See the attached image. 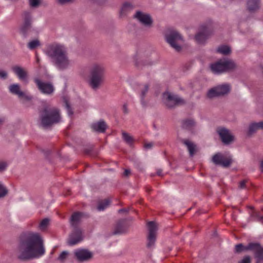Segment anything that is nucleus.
<instances>
[{"mask_svg":"<svg viewBox=\"0 0 263 263\" xmlns=\"http://www.w3.org/2000/svg\"><path fill=\"white\" fill-rule=\"evenodd\" d=\"M18 258L21 260L38 258L44 255L45 249L40 234L29 232L20 240L17 248Z\"/></svg>","mask_w":263,"mask_h":263,"instance_id":"nucleus-1","label":"nucleus"},{"mask_svg":"<svg viewBox=\"0 0 263 263\" xmlns=\"http://www.w3.org/2000/svg\"><path fill=\"white\" fill-rule=\"evenodd\" d=\"M43 52L60 70H66L72 65L68 57L67 49L62 44L56 43L49 44L43 50Z\"/></svg>","mask_w":263,"mask_h":263,"instance_id":"nucleus-2","label":"nucleus"},{"mask_svg":"<svg viewBox=\"0 0 263 263\" xmlns=\"http://www.w3.org/2000/svg\"><path fill=\"white\" fill-rule=\"evenodd\" d=\"M105 67L102 64L95 63L92 65L89 72L88 84L94 90L99 89L104 83Z\"/></svg>","mask_w":263,"mask_h":263,"instance_id":"nucleus-3","label":"nucleus"},{"mask_svg":"<svg viewBox=\"0 0 263 263\" xmlns=\"http://www.w3.org/2000/svg\"><path fill=\"white\" fill-rule=\"evenodd\" d=\"M41 124L47 127L61 121V118L59 110L57 108L46 105L41 112Z\"/></svg>","mask_w":263,"mask_h":263,"instance_id":"nucleus-4","label":"nucleus"},{"mask_svg":"<svg viewBox=\"0 0 263 263\" xmlns=\"http://www.w3.org/2000/svg\"><path fill=\"white\" fill-rule=\"evenodd\" d=\"M210 69L215 74H221L236 67L235 63L227 59H220L210 65Z\"/></svg>","mask_w":263,"mask_h":263,"instance_id":"nucleus-5","label":"nucleus"},{"mask_svg":"<svg viewBox=\"0 0 263 263\" xmlns=\"http://www.w3.org/2000/svg\"><path fill=\"white\" fill-rule=\"evenodd\" d=\"M165 38L166 42L176 51L181 50L184 41L178 31L175 30L167 31L165 33Z\"/></svg>","mask_w":263,"mask_h":263,"instance_id":"nucleus-6","label":"nucleus"},{"mask_svg":"<svg viewBox=\"0 0 263 263\" xmlns=\"http://www.w3.org/2000/svg\"><path fill=\"white\" fill-rule=\"evenodd\" d=\"M162 100L168 108H173L177 105L181 104L184 102V100L179 96L169 92L163 93Z\"/></svg>","mask_w":263,"mask_h":263,"instance_id":"nucleus-7","label":"nucleus"},{"mask_svg":"<svg viewBox=\"0 0 263 263\" xmlns=\"http://www.w3.org/2000/svg\"><path fill=\"white\" fill-rule=\"evenodd\" d=\"M231 90V86L228 84L218 85L209 90L207 96L210 98L219 97L228 94Z\"/></svg>","mask_w":263,"mask_h":263,"instance_id":"nucleus-8","label":"nucleus"},{"mask_svg":"<svg viewBox=\"0 0 263 263\" xmlns=\"http://www.w3.org/2000/svg\"><path fill=\"white\" fill-rule=\"evenodd\" d=\"M148 229V235L147 236V247L148 249L154 248L156 240L157 231L158 230L157 225L154 221H149L147 223Z\"/></svg>","mask_w":263,"mask_h":263,"instance_id":"nucleus-9","label":"nucleus"},{"mask_svg":"<svg viewBox=\"0 0 263 263\" xmlns=\"http://www.w3.org/2000/svg\"><path fill=\"white\" fill-rule=\"evenodd\" d=\"M76 259L79 262H86L93 257V253L87 249L78 248L73 251Z\"/></svg>","mask_w":263,"mask_h":263,"instance_id":"nucleus-10","label":"nucleus"},{"mask_svg":"<svg viewBox=\"0 0 263 263\" xmlns=\"http://www.w3.org/2000/svg\"><path fill=\"white\" fill-rule=\"evenodd\" d=\"M216 131L221 141L224 144H229L234 141V135L228 129L223 127H219L217 128Z\"/></svg>","mask_w":263,"mask_h":263,"instance_id":"nucleus-11","label":"nucleus"},{"mask_svg":"<svg viewBox=\"0 0 263 263\" xmlns=\"http://www.w3.org/2000/svg\"><path fill=\"white\" fill-rule=\"evenodd\" d=\"M212 161L216 165L227 167L229 166L232 163V158L231 156L218 153L213 156Z\"/></svg>","mask_w":263,"mask_h":263,"instance_id":"nucleus-12","label":"nucleus"},{"mask_svg":"<svg viewBox=\"0 0 263 263\" xmlns=\"http://www.w3.org/2000/svg\"><path fill=\"white\" fill-rule=\"evenodd\" d=\"M34 81L41 92L46 95L52 93L54 90L53 85L50 82H44L39 78H35Z\"/></svg>","mask_w":263,"mask_h":263,"instance_id":"nucleus-13","label":"nucleus"},{"mask_svg":"<svg viewBox=\"0 0 263 263\" xmlns=\"http://www.w3.org/2000/svg\"><path fill=\"white\" fill-rule=\"evenodd\" d=\"M9 91L13 94L17 96L19 98H24L28 100L31 99L32 97L27 95L25 92L21 90V87L18 84H12L9 86Z\"/></svg>","mask_w":263,"mask_h":263,"instance_id":"nucleus-14","label":"nucleus"},{"mask_svg":"<svg viewBox=\"0 0 263 263\" xmlns=\"http://www.w3.org/2000/svg\"><path fill=\"white\" fill-rule=\"evenodd\" d=\"M135 17L145 26L149 27L152 24V20L148 14L138 11L135 14Z\"/></svg>","mask_w":263,"mask_h":263,"instance_id":"nucleus-15","label":"nucleus"},{"mask_svg":"<svg viewBox=\"0 0 263 263\" xmlns=\"http://www.w3.org/2000/svg\"><path fill=\"white\" fill-rule=\"evenodd\" d=\"M83 239L82 232L80 229H76L69 236L68 244L73 246L80 242Z\"/></svg>","mask_w":263,"mask_h":263,"instance_id":"nucleus-16","label":"nucleus"},{"mask_svg":"<svg viewBox=\"0 0 263 263\" xmlns=\"http://www.w3.org/2000/svg\"><path fill=\"white\" fill-rule=\"evenodd\" d=\"M212 31L208 28H204L198 32L195 36L196 42L199 44L205 42L208 37L212 34Z\"/></svg>","mask_w":263,"mask_h":263,"instance_id":"nucleus-17","label":"nucleus"},{"mask_svg":"<svg viewBox=\"0 0 263 263\" xmlns=\"http://www.w3.org/2000/svg\"><path fill=\"white\" fill-rule=\"evenodd\" d=\"M149 89V86L148 84H145L140 85L139 90V97L140 102L142 106H145L147 104V101L145 99Z\"/></svg>","mask_w":263,"mask_h":263,"instance_id":"nucleus-18","label":"nucleus"},{"mask_svg":"<svg viewBox=\"0 0 263 263\" xmlns=\"http://www.w3.org/2000/svg\"><path fill=\"white\" fill-rule=\"evenodd\" d=\"M13 72L17 76L19 79L25 81L27 78L26 71L21 67L15 66L12 68Z\"/></svg>","mask_w":263,"mask_h":263,"instance_id":"nucleus-19","label":"nucleus"},{"mask_svg":"<svg viewBox=\"0 0 263 263\" xmlns=\"http://www.w3.org/2000/svg\"><path fill=\"white\" fill-rule=\"evenodd\" d=\"M91 127L93 130L100 133H103L106 129V125L104 121H100L92 123L91 125Z\"/></svg>","mask_w":263,"mask_h":263,"instance_id":"nucleus-20","label":"nucleus"},{"mask_svg":"<svg viewBox=\"0 0 263 263\" xmlns=\"http://www.w3.org/2000/svg\"><path fill=\"white\" fill-rule=\"evenodd\" d=\"M258 129H263V121L251 123L249 126L248 134L251 135Z\"/></svg>","mask_w":263,"mask_h":263,"instance_id":"nucleus-21","label":"nucleus"},{"mask_svg":"<svg viewBox=\"0 0 263 263\" xmlns=\"http://www.w3.org/2000/svg\"><path fill=\"white\" fill-rule=\"evenodd\" d=\"M182 142L187 147L190 156H193L196 151V145L189 140H183Z\"/></svg>","mask_w":263,"mask_h":263,"instance_id":"nucleus-22","label":"nucleus"},{"mask_svg":"<svg viewBox=\"0 0 263 263\" xmlns=\"http://www.w3.org/2000/svg\"><path fill=\"white\" fill-rule=\"evenodd\" d=\"M124 223L125 221L124 220H120L117 223L114 231V234H121L125 232L126 227L124 225Z\"/></svg>","mask_w":263,"mask_h":263,"instance_id":"nucleus-23","label":"nucleus"},{"mask_svg":"<svg viewBox=\"0 0 263 263\" xmlns=\"http://www.w3.org/2000/svg\"><path fill=\"white\" fill-rule=\"evenodd\" d=\"M247 7L250 11L258 9L259 7V0H249L247 3Z\"/></svg>","mask_w":263,"mask_h":263,"instance_id":"nucleus-24","label":"nucleus"},{"mask_svg":"<svg viewBox=\"0 0 263 263\" xmlns=\"http://www.w3.org/2000/svg\"><path fill=\"white\" fill-rule=\"evenodd\" d=\"M122 135L123 139L125 141V142L127 144L131 146L135 141V139L133 137V136H130L129 134L124 132H122Z\"/></svg>","mask_w":263,"mask_h":263,"instance_id":"nucleus-25","label":"nucleus"},{"mask_svg":"<svg viewBox=\"0 0 263 263\" xmlns=\"http://www.w3.org/2000/svg\"><path fill=\"white\" fill-rule=\"evenodd\" d=\"M82 217V214L81 213H75L72 216L71 218V223L72 226H76L81 220Z\"/></svg>","mask_w":263,"mask_h":263,"instance_id":"nucleus-26","label":"nucleus"},{"mask_svg":"<svg viewBox=\"0 0 263 263\" xmlns=\"http://www.w3.org/2000/svg\"><path fill=\"white\" fill-rule=\"evenodd\" d=\"M247 251L250 250L254 252L255 254L261 248L260 245L258 243H250L247 246Z\"/></svg>","mask_w":263,"mask_h":263,"instance_id":"nucleus-27","label":"nucleus"},{"mask_svg":"<svg viewBox=\"0 0 263 263\" xmlns=\"http://www.w3.org/2000/svg\"><path fill=\"white\" fill-rule=\"evenodd\" d=\"M195 125V122L193 119H187L182 122V127L184 128L190 129Z\"/></svg>","mask_w":263,"mask_h":263,"instance_id":"nucleus-28","label":"nucleus"},{"mask_svg":"<svg viewBox=\"0 0 263 263\" xmlns=\"http://www.w3.org/2000/svg\"><path fill=\"white\" fill-rule=\"evenodd\" d=\"M110 202V201L109 199H105L100 202L97 206V210L99 211L104 210L109 206Z\"/></svg>","mask_w":263,"mask_h":263,"instance_id":"nucleus-29","label":"nucleus"},{"mask_svg":"<svg viewBox=\"0 0 263 263\" xmlns=\"http://www.w3.org/2000/svg\"><path fill=\"white\" fill-rule=\"evenodd\" d=\"M24 20H25V22H24V26L23 27V29H24V30L28 28L30 25L31 16H30V14L29 12H25L24 13Z\"/></svg>","mask_w":263,"mask_h":263,"instance_id":"nucleus-30","label":"nucleus"},{"mask_svg":"<svg viewBox=\"0 0 263 263\" xmlns=\"http://www.w3.org/2000/svg\"><path fill=\"white\" fill-rule=\"evenodd\" d=\"M217 51L222 54H228L230 53V48L226 45H222L217 49Z\"/></svg>","mask_w":263,"mask_h":263,"instance_id":"nucleus-31","label":"nucleus"},{"mask_svg":"<svg viewBox=\"0 0 263 263\" xmlns=\"http://www.w3.org/2000/svg\"><path fill=\"white\" fill-rule=\"evenodd\" d=\"M40 45V41L37 39H35L30 41L27 44V47L30 49L32 50L39 47Z\"/></svg>","mask_w":263,"mask_h":263,"instance_id":"nucleus-32","label":"nucleus"},{"mask_svg":"<svg viewBox=\"0 0 263 263\" xmlns=\"http://www.w3.org/2000/svg\"><path fill=\"white\" fill-rule=\"evenodd\" d=\"M132 8H133V6L130 4L128 3H124L123 4V5L122 6L121 9V14L122 15L125 14V13L127 11L132 10Z\"/></svg>","mask_w":263,"mask_h":263,"instance_id":"nucleus-33","label":"nucleus"},{"mask_svg":"<svg viewBox=\"0 0 263 263\" xmlns=\"http://www.w3.org/2000/svg\"><path fill=\"white\" fill-rule=\"evenodd\" d=\"M255 257L257 259L256 263H261L263 262V248H260L255 254Z\"/></svg>","mask_w":263,"mask_h":263,"instance_id":"nucleus-34","label":"nucleus"},{"mask_svg":"<svg viewBox=\"0 0 263 263\" xmlns=\"http://www.w3.org/2000/svg\"><path fill=\"white\" fill-rule=\"evenodd\" d=\"M49 223V219L48 218H45L42 220L39 225V229L41 231H44L47 228Z\"/></svg>","mask_w":263,"mask_h":263,"instance_id":"nucleus-35","label":"nucleus"},{"mask_svg":"<svg viewBox=\"0 0 263 263\" xmlns=\"http://www.w3.org/2000/svg\"><path fill=\"white\" fill-rule=\"evenodd\" d=\"M8 191L4 183L0 181V198L5 197L7 194Z\"/></svg>","mask_w":263,"mask_h":263,"instance_id":"nucleus-36","label":"nucleus"},{"mask_svg":"<svg viewBox=\"0 0 263 263\" xmlns=\"http://www.w3.org/2000/svg\"><path fill=\"white\" fill-rule=\"evenodd\" d=\"M69 255V252L67 251H63L59 255L58 259L60 261H65Z\"/></svg>","mask_w":263,"mask_h":263,"instance_id":"nucleus-37","label":"nucleus"},{"mask_svg":"<svg viewBox=\"0 0 263 263\" xmlns=\"http://www.w3.org/2000/svg\"><path fill=\"white\" fill-rule=\"evenodd\" d=\"M29 6L32 8H37L41 3V0H28Z\"/></svg>","mask_w":263,"mask_h":263,"instance_id":"nucleus-38","label":"nucleus"},{"mask_svg":"<svg viewBox=\"0 0 263 263\" xmlns=\"http://www.w3.org/2000/svg\"><path fill=\"white\" fill-rule=\"evenodd\" d=\"M247 246H243L242 244L239 243L235 246V250L236 252H240L242 251H247Z\"/></svg>","mask_w":263,"mask_h":263,"instance_id":"nucleus-39","label":"nucleus"},{"mask_svg":"<svg viewBox=\"0 0 263 263\" xmlns=\"http://www.w3.org/2000/svg\"><path fill=\"white\" fill-rule=\"evenodd\" d=\"M251 257L247 255L240 259L237 263H251Z\"/></svg>","mask_w":263,"mask_h":263,"instance_id":"nucleus-40","label":"nucleus"},{"mask_svg":"<svg viewBox=\"0 0 263 263\" xmlns=\"http://www.w3.org/2000/svg\"><path fill=\"white\" fill-rule=\"evenodd\" d=\"M8 166L7 162L5 161H0V172L5 171Z\"/></svg>","mask_w":263,"mask_h":263,"instance_id":"nucleus-41","label":"nucleus"},{"mask_svg":"<svg viewBox=\"0 0 263 263\" xmlns=\"http://www.w3.org/2000/svg\"><path fill=\"white\" fill-rule=\"evenodd\" d=\"M65 106L67 108L68 114H69V115H72V111L71 110V109L70 107L69 104L68 103V101L67 100H65Z\"/></svg>","mask_w":263,"mask_h":263,"instance_id":"nucleus-42","label":"nucleus"},{"mask_svg":"<svg viewBox=\"0 0 263 263\" xmlns=\"http://www.w3.org/2000/svg\"><path fill=\"white\" fill-rule=\"evenodd\" d=\"M7 73L4 70H0V78L5 79L7 78Z\"/></svg>","mask_w":263,"mask_h":263,"instance_id":"nucleus-43","label":"nucleus"},{"mask_svg":"<svg viewBox=\"0 0 263 263\" xmlns=\"http://www.w3.org/2000/svg\"><path fill=\"white\" fill-rule=\"evenodd\" d=\"M72 1V0H58V2L62 5L67 4L71 2Z\"/></svg>","mask_w":263,"mask_h":263,"instance_id":"nucleus-44","label":"nucleus"},{"mask_svg":"<svg viewBox=\"0 0 263 263\" xmlns=\"http://www.w3.org/2000/svg\"><path fill=\"white\" fill-rule=\"evenodd\" d=\"M153 146V143H146L144 144V148L147 149H150Z\"/></svg>","mask_w":263,"mask_h":263,"instance_id":"nucleus-45","label":"nucleus"},{"mask_svg":"<svg viewBox=\"0 0 263 263\" xmlns=\"http://www.w3.org/2000/svg\"><path fill=\"white\" fill-rule=\"evenodd\" d=\"M246 183V181L245 180H243V181H241L239 183V188L243 189L245 186Z\"/></svg>","mask_w":263,"mask_h":263,"instance_id":"nucleus-46","label":"nucleus"},{"mask_svg":"<svg viewBox=\"0 0 263 263\" xmlns=\"http://www.w3.org/2000/svg\"><path fill=\"white\" fill-rule=\"evenodd\" d=\"M256 219L258 221H262L263 222V217L259 215L258 214H256Z\"/></svg>","mask_w":263,"mask_h":263,"instance_id":"nucleus-47","label":"nucleus"},{"mask_svg":"<svg viewBox=\"0 0 263 263\" xmlns=\"http://www.w3.org/2000/svg\"><path fill=\"white\" fill-rule=\"evenodd\" d=\"M123 111L125 114H127L128 112V108L126 104H124L123 106Z\"/></svg>","mask_w":263,"mask_h":263,"instance_id":"nucleus-48","label":"nucleus"},{"mask_svg":"<svg viewBox=\"0 0 263 263\" xmlns=\"http://www.w3.org/2000/svg\"><path fill=\"white\" fill-rule=\"evenodd\" d=\"M130 173V171L129 170H128V169H126L125 171H124V175L125 176H127L129 175V174Z\"/></svg>","mask_w":263,"mask_h":263,"instance_id":"nucleus-49","label":"nucleus"},{"mask_svg":"<svg viewBox=\"0 0 263 263\" xmlns=\"http://www.w3.org/2000/svg\"><path fill=\"white\" fill-rule=\"evenodd\" d=\"M4 123V119H0V127L3 125Z\"/></svg>","mask_w":263,"mask_h":263,"instance_id":"nucleus-50","label":"nucleus"},{"mask_svg":"<svg viewBox=\"0 0 263 263\" xmlns=\"http://www.w3.org/2000/svg\"><path fill=\"white\" fill-rule=\"evenodd\" d=\"M260 167H261V171H263V160L261 162Z\"/></svg>","mask_w":263,"mask_h":263,"instance_id":"nucleus-51","label":"nucleus"},{"mask_svg":"<svg viewBox=\"0 0 263 263\" xmlns=\"http://www.w3.org/2000/svg\"><path fill=\"white\" fill-rule=\"evenodd\" d=\"M124 211H126V210L125 209H120V210H119V213L123 212H124Z\"/></svg>","mask_w":263,"mask_h":263,"instance_id":"nucleus-52","label":"nucleus"},{"mask_svg":"<svg viewBox=\"0 0 263 263\" xmlns=\"http://www.w3.org/2000/svg\"><path fill=\"white\" fill-rule=\"evenodd\" d=\"M157 173L159 176H160L161 175V172L160 171H158Z\"/></svg>","mask_w":263,"mask_h":263,"instance_id":"nucleus-53","label":"nucleus"},{"mask_svg":"<svg viewBox=\"0 0 263 263\" xmlns=\"http://www.w3.org/2000/svg\"><path fill=\"white\" fill-rule=\"evenodd\" d=\"M37 62H39V59L38 58H37Z\"/></svg>","mask_w":263,"mask_h":263,"instance_id":"nucleus-54","label":"nucleus"}]
</instances>
